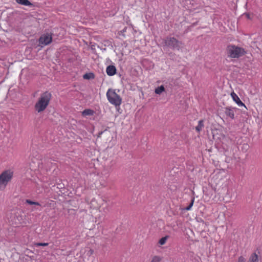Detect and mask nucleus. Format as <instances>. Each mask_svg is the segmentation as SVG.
I'll return each instance as SVG.
<instances>
[{"label": "nucleus", "instance_id": "nucleus-25", "mask_svg": "<svg viewBox=\"0 0 262 262\" xmlns=\"http://www.w3.org/2000/svg\"><path fill=\"white\" fill-rule=\"evenodd\" d=\"M107 168H108V169H111V166H107Z\"/></svg>", "mask_w": 262, "mask_h": 262}, {"label": "nucleus", "instance_id": "nucleus-27", "mask_svg": "<svg viewBox=\"0 0 262 262\" xmlns=\"http://www.w3.org/2000/svg\"><path fill=\"white\" fill-rule=\"evenodd\" d=\"M115 164V162L114 161H112V166L113 165Z\"/></svg>", "mask_w": 262, "mask_h": 262}, {"label": "nucleus", "instance_id": "nucleus-6", "mask_svg": "<svg viewBox=\"0 0 262 262\" xmlns=\"http://www.w3.org/2000/svg\"><path fill=\"white\" fill-rule=\"evenodd\" d=\"M165 45L173 49H180L181 43L173 37H167L164 41Z\"/></svg>", "mask_w": 262, "mask_h": 262}, {"label": "nucleus", "instance_id": "nucleus-12", "mask_svg": "<svg viewBox=\"0 0 262 262\" xmlns=\"http://www.w3.org/2000/svg\"><path fill=\"white\" fill-rule=\"evenodd\" d=\"M95 112L91 109H86L82 112V115L83 117H86L88 116H92L94 115Z\"/></svg>", "mask_w": 262, "mask_h": 262}, {"label": "nucleus", "instance_id": "nucleus-21", "mask_svg": "<svg viewBox=\"0 0 262 262\" xmlns=\"http://www.w3.org/2000/svg\"><path fill=\"white\" fill-rule=\"evenodd\" d=\"M49 245L48 243H37L35 244V245L37 247L38 246H47Z\"/></svg>", "mask_w": 262, "mask_h": 262}, {"label": "nucleus", "instance_id": "nucleus-13", "mask_svg": "<svg viewBox=\"0 0 262 262\" xmlns=\"http://www.w3.org/2000/svg\"><path fill=\"white\" fill-rule=\"evenodd\" d=\"M16 2L20 5L31 6L32 4L28 0H16Z\"/></svg>", "mask_w": 262, "mask_h": 262}, {"label": "nucleus", "instance_id": "nucleus-17", "mask_svg": "<svg viewBox=\"0 0 262 262\" xmlns=\"http://www.w3.org/2000/svg\"><path fill=\"white\" fill-rule=\"evenodd\" d=\"M26 203L29 204V205H34L36 206H41L40 204L37 202H34L32 201H31L30 200H26Z\"/></svg>", "mask_w": 262, "mask_h": 262}, {"label": "nucleus", "instance_id": "nucleus-5", "mask_svg": "<svg viewBox=\"0 0 262 262\" xmlns=\"http://www.w3.org/2000/svg\"><path fill=\"white\" fill-rule=\"evenodd\" d=\"M228 53L230 57L237 58L245 54V51L243 48L232 46L228 47Z\"/></svg>", "mask_w": 262, "mask_h": 262}, {"label": "nucleus", "instance_id": "nucleus-23", "mask_svg": "<svg viewBox=\"0 0 262 262\" xmlns=\"http://www.w3.org/2000/svg\"><path fill=\"white\" fill-rule=\"evenodd\" d=\"M27 262H39V261H38V260H37L36 259H31V260H29L27 261Z\"/></svg>", "mask_w": 262, "mask_h": 262}, {"label": "nucleus", "instance_id": "nucleus-4", "mask_svg": "<svg viewBox=\"0 0 262 262\" xmlns=\"http://www.w3.org/2000/svg\"><path fill=\"white\" fill-rule=\"evenodd\" d=\"M8 219L10 223L16 225L21 224L23 220L20 211L17 209L11 211L8 216Z\"/></svg>", "mask_w": 262, "mask_h": 262}, {"label": "nucleus", "instance_id": "nucleus-9", "mask_svg": "<svg viewBox=\"0 0 262 262\" xmlns=\"http://www.w3.org/2000/svg\"><path fill=\"white\" fill-rule=\"evenodd\" d=\"M231 96L233 100L237 104L238 106H244L246 109H247L244 103L242 102L238 96L234 92L231 93Z\"/></svg>", "mask_w": 262, "mask_h": 262}, {"label": "nucleus", "instance_id": "nucleus-1", "mask_svg": "<svg viewBox=\"0 0 262 262\" xmlns=\"http://www.w3.org/2000/svg\"><path fill=\"white\" fill-rule=\"evenodd\" d=\"M51 96V94L48 92H46L41 94L35 105V108L38 113L43 111L47 108L49 104Z\"/></svg>", "mask_w": 262, "mask_h": 262}, {"label": "nucleus", "instance_id": "nucleus-11", "mask_svg": "<svg viewBox=\"0 0 262 262\" xmlns=\"http://www.w3.org/2000/svg\"><path fill=\"white\" fill-rule=\"evenodd\" d=\"M106 73L109 76H113L116 74V69L114 66H109L106 68Z\"/></svg>", "mask_w": 262, "mask_h": 262}, {"label": "nucleus", "instance_id": "nucleus-24", "mask_svg": "<svg viewBox=\"0 0 262 262\" xmlns=\"http://www.w3.org/2000/svg\"><path fill=\"white\" fill-rule=\"evenodd\" d=\"M103 211L106 213L108 211V208L107 207H106L105 208H103Z\"/></svg>", "mask_w": 262, "mask_h": 262}, {"label": "nucleus", "instance_id": "nucleus-18", "mask_svg": "<svg viewBox=\"0 0 262 262\" xmlns=\"http://www.w3.org/2000/svg\"><path fill=\"white\" fill-rule=\"evenodd\" d=\"M203 121H200L198 125L195 127V129L197 131H200L203 129Z\"/></svg>", "mask_w": 262, "mask_h": 262}, {"label": "nucleus", "instance_id": "nucleus-20", "mask_svg": "<svg viewBox=\"0 0 262 262\" xmlns=\"http://www.w3.org/2000/svg\"><path fill=\"white\" fill-rule=\"evenodd\" d=\"M194 198H192L191 199V203H190V204L189 205V206H188L186 208H185V210H189L192 206H193V203H194Z\"/></svg>", "mask_w": 262, "mask_h": 262}, {"label": "nucleus", "instance_id": "nucleus-19", "mask_svg": "<svg viewBox=\"0 0 262 262\" xmlns=\"http://www.w3.org/2000/svg\"><path fill=\"white\" fill-rule=\"evenodd\" d=\"M94 253L93 250L91 249H88L85 251V254L88 256H91Z\"/></svg>", "mask_w": 262, "mask_h": 262}, {"label": "nucleus", "instance_id": "nucleus-26", "mask_svg": "<svg viewBox=\"0 0 262 262\" xmlns=\"http://www.w3.org/2000/svg\"><path fill=\"white\" fill-rule=\"evenodd\" d=\"M37 208H33L32 209V211H34V210H37Z\"/></svg>", "mask_w": 262, "mask_h": 262}, {"label": "nucleus", "instance_id": "nucleus-3", "mask_svg": "<svg viewBox=\"0 0 262 262\" xmlns=\"http://www.w3.org/2000/svg\"><path fill=\"white\" fill-rule=\"evenodd\" d=\"M106 96L108 101L111 104L116 106H119L121 104L122 99L115 90L109 89L106 93Z\"/></svg>", "mask_w": 262, "mask_h": 262}, {"label": "nucleus", "instance_id": "nucleus-15", "mask_svg": "<svg viewBox=\"0 0 262 262\" xmlns=\"http://www.w3.org/2000/svg\"><path fill=\"white\" fill-rule=\"evenodd\" d=\"M162 258L159 256L155 255L152 257L150 262H161Z\"/></svg>", "mask_w": 262, "mask_h": 262}, {"label": "nucleus", "instance_id": "nucleus-22", "mask_svg": "<svg viewBox=\"0 0 262 262\" xmlns=\"http://www.w3.org/2000/svg\"><path fill=\"white\" fill-rule=\"evenodd\" d=\"M83 78L84 79H90V76L89 75L86 74H84L83 75Z\"/></svg>", "mask_w": 262, "mask_h": 262}, {"label": "nucleus", "instance_id": "nucleus-14", "mask_svg": "<svg viewBox=\"0 0 262 262\" xmlns=\"http://www.w3.org/2000/svg\"><path fill=\"white\" fill-rule=\"evenodd\" d=\"M169 237L168 235H166L164 237H163L159 241V244L160 245H163L165 244L167 239Z\"/></svg>", "mask_w": 262, "mask_h": 262}, {"label": "nucleus", "instance_id": "nucleus-7", "mask_svg": "<svg viewBox=\"0 0 262 262\" xmlns=\"http://www.w3.org/2000/svg\"><path fill=\"white\" fill-rule=\"evenodd\" d=\"M52 40L51 34L47 33L42 35L39 39V45L41 47L47 46L50 43Z\"/></svg>", "mask_w": 262, "mask_h": 262}, {"label": "nucleus", "instance_id": "nucleus-8", "mask_svg": "<svg viewBox=\"0 0 262 262\" xmlns=\"http://www.w3.org/2000/svg\"><path fill=\"white\" fill-rule=\"evenodd\" d=\"M238 262H245V259L243 256H239L238 259ZM248 262H259L258 256L254 253L250 256Z\"/></svg>", "mask_w": 262, "mask_h": 262}, {"label": "nucleus", "instance_id": "nucleus-16", "mask_svg": "<svg viewBox=\"0 0 262 262\" xmlns=\"http://www.w3.org/2000/svg\"><path fill=\"white\" fill-rule=\"evenodd\" d=\"M164 91V87L161 85L155 90V93L157 94H161Z\"/></svg>", "mask_w": 262, "mask_h": 262}, {"label": "nucleus", "instance_id": "nucleus-28", "mask_svg": "<svg viewBox=\"0 0 262 262\" xmlns=\"http://www.w3.org/2000/svg\"><path fill=\"white\" fill-rule=\"evenodd\" d=\"M102 133H103L102 132H101V133L99 134V135L102 134Z\"/></svg>", "mask_w": 262, "mask_h": 262}, {"label": "nucleus", "instance_id": "nucleus-2", "mask_svg": "<svg viewBox=\"0 0 262 262\" xmlns=\"http://www.w3.org/2000/svg\"><path fill=\"white\" fill-rule=\"evenodd\" d=\"M13 176V171L8 169L3 171L0 174V190L6 187Z\"/></svg>", "mask_w": 262, "mask_h": 262}, {"label": "nucleus", "instance_id": "nucleus-10", "mask_svg": "<svg viewBox=\"0 0 262 262\" xmlns=\"http://www.w3.org/2000/svg\"><path fill=\"white\" fill-rule=\"evenodd\" d=\"M234 108L231 107H226L225 108V113L228 117H230L232 119L234 118Z\"/></svg>", "mask_w": 262, "mask_h": 262}]
</instances>
